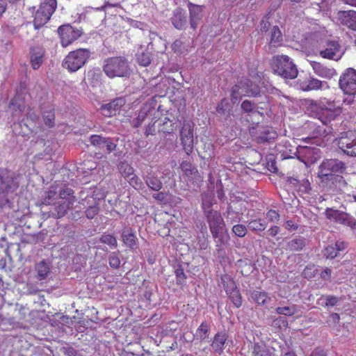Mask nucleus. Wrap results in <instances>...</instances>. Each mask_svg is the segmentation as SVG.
<instances>
[{
  "mask_svg": "<svg viewBox=\"0 0 356 356\" xmlns=\"http://www.w3.org/2000/svg\"><path fill=\"white\" fill-rule=\"evenodd\" d=\"M308 111L311 115L319 120L323 124L328 125L341 113V108L333 101L327 99L309 100Z\"/></svg>",
  "mask_w": 356,
  "mask_h": 356,
  "instance_id": "obj_1",
  "label": "nucleus"
},
{
  "mask_svg": "<svg viewBox=\"0 0 356 356\" xmlns=\"http://www.w3.org/2000/svg\"><path fill=\"white\" fill-rule=\"evenodd\" d=\"M346 169L345 163L338 159H325L318 168V176L323 182L332 181L345 184V180L338 173H342Z\"/></svg>",
  "mask_w": 356,
  "mask_h": 356,
  "instance_id": "obj_2",
  "label": "nucleus"
},
{
  "mask_svg": "<svg viewBox=\"0 0 356 356\" xmlns=\"http://www.w3.org/2000/svg\"><path fill=\"white\" fill-rule=\"evenodd\" d=\"M103 72L110 79L127 78L131 74L130 63L124 56H113L104 60Z\"/></svg>",
  "mask_w": 356,
  "mask_h": 356,
  "instance_id": "obj_3",
  "label": "nucleus"
},
{
  "mask_svg": "<svg viewBox=\"0 0 356 356\" xmlns=\"http://www.w3.org/2000/svg\"><path fill=\"white\" fill-rule=\"evenodd\" d=\"M19 187V181L15 174L0 168V209L10 207L9 195Z\"/></svg>",
  "mask_w": 356,
  "mask_h": 356,
  "instance_id": "obj_4",
  "label": "nucleus"
},
{
  "mask_svg": "<svg viewBox=\"0 0 356 356\" xmlns=\"http://www.w3.org/2000/svg\"><path fill=\"white\" fill-rule=\"evenodd\" d=\"M273 72L286 79H293L297 77L298 71L292 60L286 55L273 56L271 62Z\"/></svg>",
  "mask_w": 356,
  "mask_h": 356,
  "instance_id": "obj_5",
  "label": "nucleus"
},
{
  "mask_svg": "<svg viewBox=\"0 0 356 356\" xmlns=\"http://www.w3.org/2000/svg\"><path fill=\"white\" fill-rule=\"evenodd\" d=\"M315 50L320 56L328 60H339L343 52L339 43L337 40L321 39L317 42Z\"/></svg>",
  "mask_w": 356,
  "mask_h": 356,
  "instance_id": "obj_6",
  "label": "nucleus"
},
{
  "mask_svg": "<svg viewBox=\"0 0 356 356\" xmlns=\"http://www.w3.org/2000/svg\"><path fill=\"white\" fill-rule=\"evenodd\" d=\"M266 108L267 101L259 102L245 99L241 104L244 118L251 124H258L259 123L264 117L262 111Z\"/></svg>",
  "mask_w": 356,
  "mask_h": 356,
  "instance_id": "obj_7",
  "label": "nucleus"
},
{
  "mask_svg": "<svg viewBox=\"0 0 356 356\" xmlns=\"http://www.w3.org/2000/svg\"><path fill=\"white\" fill-rule=\"evenodd\" d=\"M260 95V88L259 86L253 83L248 79L241 80L237 84H235L231 90V98L233 104H235L241 97H258Z\"/></svg>",
  "mask_w": 356,
  "mask_h": 356,
  "instance_id": "obj_8",
  "label": "nucleus"
},
{
  "mask_svg": "<svg viewBox=\"0 0 356 356\" xmlns=\"http://www.w3.org/2000/svg\"><path fill=\"white\" fill-rule=\"evenodd\" d=\"M90 56L88 49H79L70 51L65 58L63 66L71 72H74L81 68Z\"/></svg>",
  "mask_w": 356,
  "mask_h": 356,
  "instance_id": "obj_9",
  "label": "nucleus"
},
{
  "mask_svg": "<svg viewBox=\"0 0 356 356\" xmlns=\"http://www.w3.org/2000/svg\"><path fill=\"white\" fill-rule=\"evenodd\" d=\"M56 7V0H44V2L41 3L35 14L33 19L34 28L38 29L47 24L54 13Z\"/></svg>",
  "mask_w": 356,
  "mask_h": 356,
  "instance_id": "obj_10",
  "label": "nucleus"
},
{
  "mask_svg": "<svg viewBox=\"0 0 356 356\" xmlns=\"http://www.w3.org/2000/svg\"><path fill=\"white\" fill-rule=\"evenodd\" d=\"M338 146L345 154L356 156V131L342 134L338 140Z\"/></svg>",
  "mask_w": 356,
  "mask_h": 356,
  "instance_id": "obj_11",
  "label": "nucleus"
},
{
  "mask_svg": "<svg viewBox=\"0 0 356 356\" xmlns=\"http://www.w3.org/2000/svg\"><path fill=\"white\" fill-rule=\"evenodd\" d=\"M339 86L345 94L356 95V70L348 68L341 75Z\"/></svg>",
  "mask_w": 356,
  "mask_h": 356,
  "instance_id": "obj_12",
  "label": "nucleus"
},
{
  "mask_svg": "<svg viewBox=\"0 0 356 356\" xmlns=\"http://www.w3.org/2000/svg\"><path fill=\"white\" fill-rule=\"evenodd\" d=\"M326 218L337 223L356 229V218L348 213L328 208L325 210Z\"/></svg>",
  "mask_w": 356,
  "mask_h": 356,
  "instance_id": "obj_13",
  "label": "nucleus"
},
{
  "mask_svg": "<svg viewBox=\"0 0 356 356\" xmlns=\"http://www.w3.org/2000/svg\"><path fill=\"white\" fill-rule=\"evenodd\" d=\"M250 134L254 140L259 144H265L272 142L276 138L277 134L271 127H252L250 129Z\"/></svg>",
  "mask_w": 356,
  "mask_h": 356,
  "instance_id": "obj_14",
  "label": "nucleus"
},
{
  "mask_svg": "<svg viewBox=\"0 0 356 356\" xmlns=\"http://www.w3.org/2000/svg\"><path fill=\"white\" fill-rule=\"evenodd\" d=\"M58 33L60 37L61 45L64 47L72 44L82 34L80 29L73 27L70 24H65L59 26Z\"/></svg>",
  "mask_w": 356,
  "mask_h": 356,
  "instance_id": "obj_15",
  "label": "nucleus"
},
{
  "mask_svg": "<svg viewBox=\"0 0 356 356\" xmlns=\"http://www.w3.org/2000/svg\"><path fill=\"white\" fill-rule=\"evenodd\" d=\"M158 131L164 134L173 133L180 125L179 118L170 113L156 120Z\"/></svg>",
  "mask_w": 356,
  "mask_h": 356,
  "instance_id": "obj_16",
  "label": "nucleus"
},
{
  "mask_svg": "<svg viewBox=\"0 0 356 356\" xmlns=\"http://www.w3.org/2000/svg\"><path fill=\"white\" fill-rule=\"evenodd\" d=\"M180 138L183 148L187 155H189L193 149V130L191 122H185L180 131Z\"/></svg>",
  "mask_w": 356,
  "mask_h": 356,
  "instance_id": "obj_17",
  "label": "nucleus"
},
{
  "mask_svg": "<svg viewBox=\"0 0 356 356\" xmlns=\"http://www.w3.org/2000/svg\"><path fill=\"white\" fill-rule=\"evenodd\" d=\"M72 207V202H64L59 200L54 205H51L49 211L42 210V218H48L52 217L54 218H60L65 216Z\"/></svg>",
  "mask_w": 356,
  "mask_h": 356,
  "instance_id": "obj_18",
  "label": "nucleus"
},
{
  "mask_svg": "<svg viewBox=\"0 0 356 356\" xmlns=\"http://www.w3.org/2000/svg\"><path fill=\"white\" fill-rule=\"evenodd\" d=\"M125 104L126 99L124 97H116L109 103L102 104L100 107V111L104 116L112 117L117 115Z\"/></svg>",
  "mask_w": 356,
  "mask_h": 356,
  "instance_id": "obj_19",
  "label": "nucleus"
},
{
  "mask_svg": "<svg viewBox=\"0 0 356 356\" xmlns=\"http://www.w3.org/2000/svg\"><path fill=\"white\" fill-rule=\"evenodd\" d=\"M205 216L206 220L209 224L210 232L212 234L227 229L225 221L220 212L209 211Z\"/></svg>",
  "mask_w": 356,
  "mask_h": 356,
  "instance_id": "obj_20",
  "label": "nucleus"
},
{
  "mask_svg": "<svg viewBox=\"0 0 356 356\" xmlns=\"http://www.w3.org/2000/svg\"><path fill=\"white\" fill-rule=\"evenodd\" d=\"M337 20L341 25L356 31V11L340 10L337 13Z\"/></svg>",
  "mask_w": 356,
  "mask_h": 356,
  "instance_id": "obj_21",
  "label": "nucleus"
},
{
  "mask_svg": "<svg viewBox=\"0 0 356 356\" xmlns=\"http://www.w3.org/2000/svg\"><path fill=\"white\" fill-rule=\"evenodd\" d=\"M143 178L146 185L152 191H159L162 188V182L152 167L143 172Z\"/></svg>",
  "mask_w": 356,
  "mask_h": 356,
  "instance_id": "obj_22",
  "label": "nucleus"
},
{
  "mask_svg": "<svg viewBox=\"0 0 356 356\" xmlns=\"http://www.w3.org/2000/svg\"><path fill=\"white\" fill-rule=\"evenodd\" d=\"M172 26L177 30H185L188 24L186 13L181 8H177L172 12L170 17Z\"/></svg>",
  "mask_w": 356,
  "mask_h": 356,
  "instance_id": "obj_23",
  "label": "nucleus"
},
{
  "mask_svg": "<svg viewBox=\"0 0 356 356\" xmlns=\"http://www.w3.org/2000/svg\"><path fill=\"white\" fill-rule=\"evenodd\" d=\"M318 148L307 145H298L293 154L294 156H297L298 159L303 161V159H316V156L318 155Z\"/></svg>",
  "mask_w": 356,
  "mask_h": 356,
  "instance_id": "obj_24",
  "label": "nucleus"
},
{
  "mask_svg": "<svg viewBox=\"0 0 356 356\" xmlns=\"http://www.w3.org/2000/svg\"><path fill=\"white\" fill-rule=\"evenodd\" d=\"M212 237L216 243V250L218 254V256H223L225 253V246L228 244L229 241V236L227 230L220 231L214 234H212Z\"/></svg>",
  "mask_w": 356,
  "mask_h": 356,
  "instance_id": "obj_25",
  "label": "nucleus"
},
{
  "mask_svg": "<svg viewBox=\"0 0 356 356\" xmlns=\"http://www.w3.org/2000/svg\"><path fill=\"white\" fill-rule=\"evenodd\" d=\"M310 65L314 73L320 77L330 79L337 74L334 68L329 67L321 63L311 61Z\"/></svg>",
  "mask_w": 356,
  "mask_h": 356,
  "instance_id": "obj_26",
  "label": "nucleus"
},
{
  "mask_svg": "<svg viewBox=\"0 0 356 356\" xmlns=\"http://www.w3.org/2000/svg\"><path fill=\"white\" fill-rule=\"evenodd\" d=\"M188 8L190 14L191 28L195 31L202 17L203 6L188 2Z\"/></svg>",
  "mask_w": 356,
  "mask_h": 356,
  "instance_id": "obj_27",
  "label": "nucleus"
},
{
  "mask_svg": "<svg viewBox=\"0 0 356 356\" xmlns=\"http://www.w3.org/2000/svg\"><path fill=\"white\" fill-rule=\"evenodd\" d=\"M44 49L40 46L33 47L30 49V63L34 70H38L43 63Z\"/></svg>",
  "mask_w": 356,
  "mask_h": 356,
  "instance_id": "obj_28",
  "label": "nucleus"
},
{
  "mask_svg": "<svg viewBox=\"0 0 356 356\" xmlns=\"http://www.w3.org/2000/svg\"><path fill=\"white\" fill-rule=\"evenodd\" d=\"M180 168L188 181L193 183L200 177L197 169L188 161H183Z\"/></svg>",
  "mask_w": 356,
  "mask_h": 356,
  "instance_id": "obj_29",
  "label": "nucleus"
},
{
  "mask_svg": "<svg viewBox=\"0 0 356 356\" xmlns=\"http://www.w3.org/2000/svg\"><path fill=\"white\" fill-rule=\"evenodd\" d=\"M41 114L42 116V119L44 124L49 127L52 128L55 126V108L51 104H44L41 107Z\"/></svg>",
  "mask_w": 356,
  "mask_h": 356,
  "instance_id": "obj_30",
  "label": "nucleus"
},
{
  "mask_svg": "<svg viewBox=\"0 0 356 356\" xmlns=\"http://www.w3.org/2000/svg\"><path fill=\"white\" fill-rule=\"evenodd\" d=\"M323 82L314 77L298 80V87L302 91L317 90L322 88Z\"/></svg>",
  "mask_w": 356,
  "mask_h": 356,
  "instance_id": "obj_31",
  "label": "nucleus"
},
{
  "mask_svg": "<svg viewBox=\"0 0 356 356\" xmlns=\"http://www.w3.org/2000/svg\"><path fill=\"white\" fill-rule=\"evenodd\" d=\"M36 278L42 281L48 278L51 274V262L47 260H42L35 266Z\"/></svg>",
  "mask_w": 356,
  "mask_h": 356,
  "instance_id": "obj_32",
  "label": "nucleus"
},
{
  "mask_svg": "<svg viewBox=\"0 0 356 356\" xmlns=\"http://www.w3.org/2000/svg\"><path fill=\"white\" fill-rule=\"evenodd\" d=\"M227 340V334L224 332H217L213 339L211 346L213 351L219 355L223 353L225 344Z\"/></svg>",
  "mask_w": 356,
  "mask_h": 356,
  "instance_id": "obj_33",
  "label": "nucleus"
},
{
  "mask_svg": "<svg viewBox=\"0 0 356 356\" xmlns=\"http://www.w3.org/2000/svg\"><path fill=\"white\" fill-rule=\"evenodd\" d=\"M309 126L311 129H312L311 136L303 138L301 140L306 143L316 144L318 145L321 141V139L318 137L323 136L325 133V130L323 127L316 126L314 123H310Z\"/></svg>",
  "mask_w": 356,
  "mask_h": 356,
  "instance_id": "obj_34",
  "label": "nucleus"
},
{
  "mask_svg": "<svg viewBox=\"0 0 356 356\" xmlns=\"http://www.w3.org/2000/svg\"><path fill=\"white\" fill-rule=\"evenodd\" d=\"M122 239L125 245L134 250L138 247V238L131 228H126L122 232Z\"/></svg>",
  "mask_w": 356,
  "mask_h": 356,
  "instance_id": "obj_35",
  "label": "nucleus"
},
{
  "mask_svg": "<svg viewBox=\"0 0 356 356\" xmlns=\"http://www.w3.org/2000/svg\"><path fill=\"white\" fill-rule=\"evenodd\" d=\"M306 245L305 238L302 236H297L286 243L287 249L292 252L302 250Z\"/></svg>",
  "mask_w": 356,
  "mask_h": 356,
  "instance_id": "obj_36",
  "label": "nucleus"
},
{
  "mask_svg": "<svg viewBox=\"0 0 356 356\" xmlns=\"http://www.w3.org/2000/svg\"><path fill=\"white\" fill-rule=\"evenodd\" d=\"M210 328L211 326L209 323H208L207 321L202 322L200 325L196 330L194 337L200 341H204L209 337Z\"/></svg>",
  "mask_w": 356,
  "mask_h": 356,
  "instance_id": "obj_37",
  "label": "nucleus"
},
{
  "mask_svg": "<svg viewBox=\"0 0 356 356\" xmlns=\"http://www.w3.org/2000/svg\"><path fill=\"white\" fill-rule=\"evenodd\" d=\"M218 114L225 117H229L232 111V106L229 101L223 98L216 106V108Z\"/></svg>",
  "mask_w": 356,
  "mask_h": 356,
  "instance_id": "obj_38",
  "label": "nucleus"
},
{
  "mask_svg": "<svg viewBox=\"0 0 356 356\" xmlns=\"http://www.w3.org/2000/svg\"><path fill=\"white\" fill-rule=\"evenodd\" d=\"M118 169L125 179L133 175L135 171L134 168L126 161H120L118 165Z\"/></svg>",
  "mask_w": 356,
  "mask_h": 356,
  "instance_id": "obj_39",
  "label": "nucleus"
},
{
  "mask_svg": "<svg viewBox=\"0 0 356 356\" xmlns=\"http://www.w3.org/2000/svg\"><path fill=\"white\" fill-rule=\"evenodd\" d=\"M24 102V97H19V95H15L10 102L9 107L15 112L21 113L24 111L25 108Z\"/></svg>",
  "mask_w": 356,
  "mask_h": 356,
  "instance_id": "obj_40",
  "label": "nucleus"
},
{
  "mask_svg": "<svg viewBox=\"0 0 356 356\" xmlns=\"http://www.w3.org/2000/svg\"><path fill=\"white\" fill-rule=\"evenodd\" d=\"M267 227L266 220L262 218H257L251 220L248 222V227L254 232H263Z\"/></svg>",
  "mask_w": 356,
  "mask_h": 356,
  "instance_id": "obj_41",
  "label": "nucleus"
},
{
  "mask_svg": "<svg viewBox=\"0 0 356 356\" xmlns=\"http://www.w3.org/2000/svg\"><path fill=\"white\" fill-rule=\"evenodd\" d=\"M225 218L228 222L234 224L235 222H239L241 221L242 213L239 211L234 210L231 206H228L226 211Z\"/></svg>",
  "mask_w": 356,
  "mask_h": 356,
  "instance_id": "obj_42",
  "label": "nucleus"
},
{
  "mask_svg": "<svg viewBox=\"0 0 356 356\" xmlns=\"http://www.w3.org/2000/svg\"><path fill=\"white\" fill-rule=\"evenodd\" d=\"M60 201L64 202H72L73 206L76 201V197L74 195V191L72 188H66L59 191Z\"/></svg>",
  "mask_w": 356,
  "mask_h": 356,
  "instance_id": "obj_43",
  "label": "nucleus"
},
{
  "mask_svg": "<svg viewBox=\"0 0 356 356\" xmlns=\"http://www.w3.org/2000/svg\"><path fill=\"white\" fill-rule=\"evenodd\" d=\"M221 284L227 294L236 289L234 281L227 274L221 276Z\"/></svg>",
  "mask_w": 356,
  "mask_h": 356,
  "instance_id": "obj_44",
  "label": "nucleus"
},
{
  "mask_svg": "<svg viewBox=\"0 0 356 356\" xmlns=\"http://www.w3.org/2000/svg\"><path fill=\"white\" fill-rule=\"evenodd\" d=\"M251 298L255 301L258 305H264L267 303L268 300H270V298L268 296V293L265 291H254L251 293Z\"/></svg>",
  "mask_w": 356,
  "mask_h": 356,
  "instance_id": "obj_45",
  "label": "nucleus"
},
{
  "mask_svg": "<svg viewBox=\"0 0 356 356\" xmlns=\"http://www.w3.org/2000/svg\"><path fill=\"white\" fill-rule=\"evenodd\" d=\"M57 187L51 186L47 191L45 192L42 198V204L45 205H51V202L57 197Z\"/></svg>",
  "mask_w": 356,
  "mask_h": 356,
  "instance_id": "obj_46",
  "label": "nucleus"
},
{
  "mask_svg": "<svg viewBox=\"0 0 356 356\" xmlns=\"http://www.w3.org/2000/svg\"><path fill=\"white\" fill-rule=\"evenodd\" d=\"M275 311L278 314L291 316L298 312V309L296 305H291L289 306L278 307L276 308Z\"/></svg>",
  "mask_w": 356,
  "mask_h": 356,
  "instance_id": "obj_47",
  "label": "nucleus"
},
{
  "mask_svg": "<svg viewBox=\"0 0 356 356\" xmlns=\"http://www.w3.org/2000/svg\"><path fill=\"white\" fill-rule=\"evenodd\" d=\"M136 56L137 62L141 66H148L151 63L152 56L151 54L147 51L138 52Z\"/></svg>",
  "mask_w": 356,
  "mask_h": 356,
  "instance_id": "obj_48",
  "label": "nucleus"
},
{
  "mask_svg": "<svg viewBox=\"0 0 356 356\" xmlns=\"http://www.w3.org/2000/svg\"><path fill=\"white\" fill-rule=\"evenodd\" d=\"M253 356H270L268 348L263 344L254 343L252 346Z\"/></svg>",
  "mask_w": 356,
  "mask_h": 356,
  "instance_id": "obj_49",
  "label": "nucleus"
},
{
  "mask_svg": "<svg viewBox=\"0 0 356 356\" xmlns=\"http://www.w3.org/2000/svg\"><path fill=\"white\" fill-rule=\"evenodd\" d=\"M99 241L109 245L111 248H115L118 245L117 239L112 234H102L99 238Z\"/></svg>",
  "mask_w": 356,
  "mask_h": 356,
  "instance_id": "obj_50",
  "label": "nucleus"
},
{
  "mask_svg": "<svg viewBox=\"0 0 356 356\" xmlns=\"http://www.w3.org/2000/svg\"><path fill=\"white\" fill-rule=\"evenodd\" d=\"M227 295L229 296L235 307L238 308L242 305V298L239 291L237 290V289H234L232 292H229V293Z\"/></svg>",
  "mask_w": 356,
  "mask_h": 356,
  "instance_id": "obj_51",
  "label": "nucleus"
},
{
  "mask_svg": "<svg viewBox=\"0 0 356 356\" xmlns=\"http://www.w3.org/2000/svg\"><path fill=\"white\" fill-rule=\"evenodd\" d=\"M232 231L235 236L239 238H243L247 234L248 228L243 224H236L232 227Z\"/></svg>",
  "mask_w": 356,
  "mask_h": 356,
  "instance_id": "obj_52",
  "label": "nucleus"
},
{
  "mask_svg": "<svg viewBox=\"0 0 356 356\" xmlns=\"http://www.w3.org/2000/svg\"><path fill=\"white\" fill-rule=\"evenodd\" d=\"M212 200L210 196H205L202 200V208L203 209L204 216H207V212L209 211H216L212 209Z\"/></svg>",
  "mask_w": 356,
  "mask_h": 356,
  "instance_id": "obj_53",
  "label": "nucleus"
},
{
  "mask_svg": "<svg viewBox=\"0 0 356 356\" xmlns=\"http://www.w3.org/2000/svg\"><path fill=\"white\" fill-rule=\"evenodd\" d=\"M129 184L135 189L140 190L143 188V184L141 179L135 174L126 179Z\"/></svg>",
  "mask_w": 356,
  "mask_h": 356,
  "instance_id": "obj_54",
  "label": "nucleus"
},
{
  "mask_svg": "<svg viewBox=\"0 0 356 356\" xmlns=\"http://www.w3.org/2000/svg\"><path fill=\"white\" fill-rule=\"evenodd\" d=\"M106 138L99 135H92L90 137V143L99 148L103 149Z\"/></svg>",
  "mask_w": 356,
  "mask_h": 356,
  "instance_id": "obj_55",
  "label": "nucleus"
},
{
  "mask_svg": "<svg viewBox=\"0 0 356 356\" xmlns=\"http://www.w3.org/2000/svg\"><path fill=\"white\" fill-rule=\"evenodd\" d=\"M337 254V248L334 245H327L323 250V256L327 259H334Z\"/></svg>",
  "mask_w": 356,
  "mask_h": 356,
  "instance_id": "obj_56",
  "label": "nucleus"
},
{
  "mask_svg": "<svg viewBox=\"0 0 356 356\" xmlns=\"http://www.w3.org/2000/svg\"><path fill=\"white\" fill-rule=\"evenodd\" d=\"M282 40V33L278 26H275L271 29L270 42L277 43Z\"/></svg>",
  "mask_w": 356,
  "mask_h": 356,
  "instance_id": "obj_57",
  "label": "nucleus"
},
{
  "mask_svg": "<svg viewBox=\"0 0 356 356\" xmlns=\"http://www.w3.org/2000/svg\"><path fill=\"white\" fill-rule=\"evenodd\" d=\"M109 265L112 268L117 269L120 267V259L115 252H112L108 257Z\"/></svg>",
  "mask_w": 356,
  "mask_h": 356,
  "instance_id": "obj_58",
  "label": "nucleus"
},
{
  "mask_svg": "<svg viewBox=\"0 0 356 356\" xmlns=\"http://www.w3.org/2000/svg\"><path fill=\"white\" fill-rule=\"evenodd\" d=\"M99 211V207L98 206V204H95L92 206H90L86 210V216L88 219H93L95 216L97 215Z\"/></svg>",
  "mask_w": 356,
  "mask_h": 356,
  "instance_id": "obj_59",
  "label": "nucleus"
},
{
  "mask_svg": "<svg viewBox=\"0 0 356 356\" xmlns=\"http://www.w3.org/2000/svg\"><path fill=\"white\" fill-rule=\"evenodd\" d=\"M177 283L178 284H182L186 280V275L184 273V269L181 266H179L175 271Z\"/></svg>",
  "mask_w": 356,
  "mask_h": 356,
  "instance_id": "obj_60",
  "label": "nucleus"
},
{
  "mask_svg": "<svg viewBox=\"0 0 356 356\" xmlns=\"http://www.w3.org/2000/svg\"><path fill=\"white\" fill-rule=\"evenodd\" d=\"M297 190L300 192L307 193L311 190L310 183L307 179L300 181Z\"/></svg>",
  "mask_w": 356,
  "mask_h": 356,
  "instance_id": "obj_61",
  "label": "nucleus"
},
{
  "mask_svg": "<svg viewBox=\"0 0 356 356\" xmlns=\"http://www.w3.org/2000/svg\"><path fill=\"white\" fill-rule=\"evenodd\" d=\"M325 307H334L337 305L340 301V299L338 297L331 295L325 296Z\"/></svg>",
  "mask_w": 356,
  "mask_h": 356,
  "instance_id": "obj_62",
  "label": "nucleus"
},
{
  "mask_svg": "<svg viewBox=\"0 0 356 356\" xmlns=\"http://www.w3.org/2000/svg\"><path fill=\"white\" fill-rule=\"evenodd\" d=\"M106 148L107 153L110 154L115 151L117 145L114 143L113 139L111 138H106L105 143L104 144V148Z\"/></svg>",
  "mask_w": 356,
  "mask_h": 356,
  "instance_id": "obj_63",
  "label": "nucleus"
},
{
  "mask_svg": "<svg viewBox=\"0 0 356 356\" xmlns=\"http://www.w3.org/2000/svg\"><path fill=\"white\" fill-rule=\"evenodd\" d=\"M317 273V269L314 265L312 266H307L303 272V274L306 278H312L314 277Z\"/></svg>",
  "mask_w": 356,
  "mask_h": 356,
  "instance_id": "obj_64",
  "label": "nucleus"
}]
</instances>
